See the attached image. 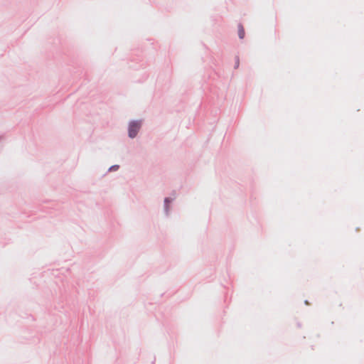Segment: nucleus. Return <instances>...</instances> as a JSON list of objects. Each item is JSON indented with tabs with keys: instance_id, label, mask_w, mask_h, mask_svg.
<instances>
[{
	"instance_id": "nucleus-1",
	"label": "nucleus",
	"mask_w": 364,
	"mask_h": 364,
	"mask_svg": "<svg viewBox=\"0 0 364 364\" xmlns=\"http://www.w3.org/2000/svg\"><path fill=\"white\" fill-rule=\"evenodd\" d=\"M128 136L131 139L136 136V119H132L129 123Z\"/></svg>"
},
{
	"instance_id": "nucleus-2",
	"label": "nucleus",
	"mask_w": 364,
	"mask_h": 364,
	"mask_svg": "<svg viewBox=\"0 0 364 364\" xmlns=\"http://www.w3.org/2000/svg\"><path fill=\"white\" fill-rule=\"evenodd\" d=\"M238 36L241 39H242L245 36V30L241 24L238 26Z\"/></svg>"
},
{
	"instance_id": "nucleus-3",
	"label": "nucleus",
	"mask_w": 364,
	"mask_h": 364,
	"mask_svg": "<svg viewBox=\"0 0 364 364\" xmlns=\"http://www.w3.org/2000/svg\"><path fill=\"white\" fill-rule=\"evenodd\" d=\"M119 165L114 164V165L111 166L108 168L107 172L117 171V170H119Z\"/></svg>"
},
{
	"instance_id": "nucleus-4",
	"label": "nucleus",
	"mask_w": 364,
	"mask_h": 364,
	"mask_svg": "<svg viewBox=\"0 0 364 364\" xmlns=\"http://www.w3.org/2000/svg\"><path fill=\"white\" fill-rule=\"evenodd\" d=\"M4 139V135H1L0 136V141Z\"/></svg>"
},
{
	"instance_id": "nucleus-5",
	"label": "nucleus",
	"mask_w": 364,
	"mask_h": 364,
	"mask_svg": "<svg viewBox=\"0 0 364 364\" xmlns=\"http://www.w3.org/2000/svg\"><path fill=\"white\" fill-rule=\"evenodd\" d=\"M238 61H239V59L237 58V66H238Z\"/></svg>"
}]
</instances>
